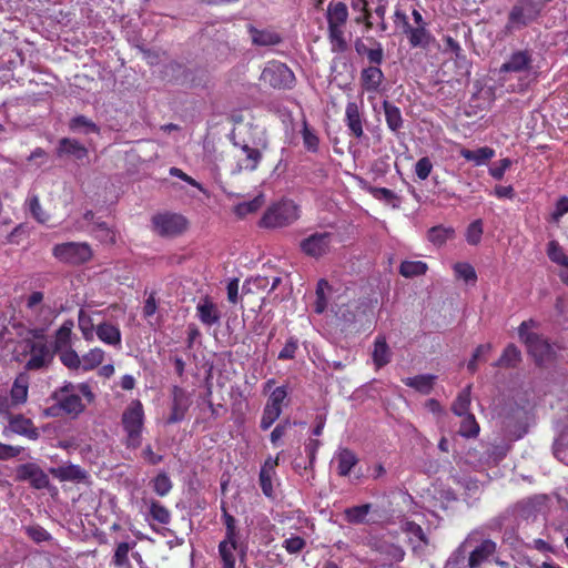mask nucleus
I'll use <instances>...</instances> for the list:
<instances>
[{
	"instance_id": "nucleus-1",
	"label": "nucleus",
	"mask_w": 568,
	"mask_h": 568,
	"mask_svg": "<svg viewBox=\"0 0 568 568\" xmlns=\"http://www.w3.org/2000/svg\"><path fill=\"white\" fill-rule=\"evenodd\" d=\"M538 326L534 320L524 321L518 327L519 339L526 345L528 354L532 357L535 364L545 367L556 358L554 346L547 338L530 328Z\"/></svg>"
},
{
	"instance_id": "nucleus-2",
	"label": "nucleus",
	"mask_w": 568,
	"mask_h": 568,
	"mask_svg": "<svg viewBox=\"0 0 568 568\" xmlns=\"http://www.w3.org/2000/svg\"><path fill=\"white\" fill-rule=\"evenodd\" d=\"M541 12V6L536 0H517L508 13L505 30L511 33L521 30L536 21Z\"/></svg>"
},
{
	"instance_id": "nucleus-3",
	"label": "nucleus",
	"mask_w": 568,
	"mask_h": 568,
	"mask_svg": "<svg viewBox=\"0 0 568 568\" xmlns=\"http://www.w3.org/2000/svg\"><path fill=\"white\" fill-rule=\"evenodd\" d=\"M298 219V207L293 201H282L271 206L263 215L261 225L265 227H284Z\"/></svg>"
},
{
	"instance_id": "nucleus-4",
	"label": "nucleus",
	"mask_w": 568,
	"mask_h": 568,
	"mask_svg": "<svg viewBox=\"0 0 568 568\" xmlns=\"http://www.w3.org/2000/svg\"><path fill=\"white\" fill-rule=\"evenodd\" d=\"M261 81L274 89H291L295 83L293 71L280 61H270L263 69Z\"/></svg>"
},
{
	"instance_id": "nucleus-5",
	"label": "nucleus",
	"mask_w": 568,
	"mask_h": 568,
	"mask_svg": "<svg viewBox=\"0 0 568 568\" xmlns=\"http://www.w3.org/2000/svg\"><path fill=\"white\" fill-rule=\"evenodd\" d=\"M143 416V407L139 400L132 402L122 415V424L128 434L129 447L135 448L141 444Z\"/></svg>"
},
{
	"instance_id": "nucleus-6",
	"label": "nucleus",
	"mask_w": 568,
	"mask_h": 568,
	"mask_svg": "<svg viewBox=\"0 0 568 568\" xmlns=\"http://www.w3.org/2000/svg\"><path fill=\"white\" fill-rule=\"evenodd\" d=\"M75 385L70 382H65L63 386L57 388L51 395L57 407L63 410L67 415L78 416L85 408L81 397L75 393Z\"/></svg>"
},
{
	"instance_id": "nucleus-7",
	"label": "nucleus",
	"mask_w": 568,
	"mask_h": 568,
	"mask_svg": "<svg viewBox=\"0 0 568 568\" xmlns=\"http://www.w3.org/2000/svg\"><path fill=\"white\" fill-rule=\"evenodd\" d=\"M52 254L59 261L74 265L85 263L92 257L91 247L79 242L57 244L52 248Z\"/></svg>"
},
{
	"instance_id": "nucleus-8",
	"label": "nucleus",
	"mask_w": 568,
	"mask_h": 568,
	"mask_svg": "<svg viewBox=\"0 0 568 568\" xmlns=\"http://www.w3.org/2000/svg\"><path fill=\"white\" fill-rule=\"evenodd\" d=\"M153 231L160 236L172 237L182 234L187 226L186 220L176 213H159L152 217Z\"/></svg>"
},
{
	"instance_id": "nucleus-9",
	"label": "nucleus",
	"mask_w": 568,
	"mask_h": 568,
	"mask_svg": "<svg viewBox=\"0 0 568 568\" xmlns=\"http://www.w3.org/2000/svg\"><path fill=\"white\" fill-rule=\"evenodd\" d=\"M287 392L284 386L276 387L267 398L261 417L260 427L267 430L282 414L284 400Z\"/></svg>"
},
{
	"instance_id": "nucleus-10",
	"label": "nucleus",
	"mask_w": 568,
	"mask_h": 568,
	"mask_svg": "<svg viewBox=\"0 0 568 568\" xmlns=\"http://www.w3.org/2000/svg\"><path fill=\"white\" fill-rule=\"evenodd\" d=\"M333 239L331 232H315L301 241L300 248L305 255L318 258L329 252Z\"/></svg>"
},
{
	"instance_id": "nucleus-11",
	"label": "nucleus",
	"mask_w": 568,
	"mask_h": 568,
	"mask_svg": "<svg viewBox=\"0 0 568 568\" xmlns=\"http://www.w3.org/2000/svg\"><path fill=\"white\" fill-rule=\"evenodd\" d=\"M16 434L30 440H37L40 437L39 429L33 422L22 414H8V425L3 429V435Z\"/></svg>"
},
{
	"instance_id": "nucleus-12",
	"label": "nucleus",
	"mask_w": 568,
	"mask_h": 568,
	"mask_svg": "<svg viewBox=\"0 0 568 568\" xmlns=\"http://www.w3.org/2000/svg\"><path fill=\"white\" fill-rule=\"evenodd\" d=\"M16 479L28 481L34 489H44L50 485L49 476L34 463L19 465L16 469Z\"/></svg>"
},
{
	"instance_id": "nucleus-13",
	"label": "nucleus",
	"mask_w": 568,
	"mask_h": 568,
	"mask_svg": "<svg viewBox=\"0 0 568 568\" xmlns=\"http://www.w3.org/2000/svg\"><path fill=\"white\" fill-rule=\"evenodd\" d=\"M30 358L26 364L28 371H38L48 367L53 359V352L44 342L28 341Z\"/></svg>"
},
{
	"instance_id": "nucleus-14",
	"label": "nucleus",
	"mask_w": 568,
	"mask_h": 568,
	"mask_svg": "<svg viewBox=\"0 0 568 568\" xmlns=\"http://www.w3.org/2000/svg\"><path fill=\"white\" fill-rule=\"evenodd\" d=\"M497 551V544L491 539H483L469 554L467 568H479Z\"/></svg>"
},
{
	"instance_id": "nucleus-15",
	"label": "nucleus",
	"mask_w": 568,
	"mask_h": 568,
	"mask_svg": "<svg viewBox=\"0 0 568 568\" xmlns=\"http://www.w3.org/2000/svg\"><path fill=\"white\" fill-rule=\"evenodd\" d=\"M172 412L168 418L171 424L181 422L191 404L189 394L179 386L172 388Z\"/></svg>"
},
{
	"instance_id": "nucleus-16",
	"label": "nucleus",
	"mask_w": 568,
	"mask_h": 568,
	"mask_svg": "<svg viewBox=\"0 0 568 568\" xmlns=\"http://www.w3.org/2000/svg\"><path fill=\"white\" fill-rule=\"evenodd\" d=\"M397 18H400L404 23V33L407 34L412 47H427L432 40V36L425 26L412 27L407 21V17L404 13L396 12Z\"/></svg>"
},
{
	"instance_id": "nucleus-17",
	"label": "nucleus",
	"mask_w": 568,
	"mask_h": 568,
	"mask_svg": "<svg viewBox=\"0 0 568 568\" xmlns=\"http://www.w3.org/2000/svg\"><path fill=\"white\" fill-rule=\"evenodd\" d=\"M88 155V149L75 139L62 138L57 146V156H73L82 160Z\"/></svg>"
},
{
	"instance_id": "nucleus-18",
	"label": "nucleus",
	"mask_w": 568,
	"mask_h": 568,
	"mask_svg": "<svg viewBox=\"0 0 568 568\" xmlns=\"http://www.w3.org/2000/svg\"><path fill=\"white\" fill-rule=\"evenodd\" d=\"M532 62L531 54L527 51L514 52L509 60L501 64L499 71L503 72H523L530 69Z\"/></svg>"
},
{
	"instance_id": "nucleus-19",
	"label": "nucleus",
	"mask_w": 568,
	"mask_h": 568,
	"mask_svg": "<svg viewBox=\"0 0 568 568\" xmlns=\"http://www.w3.org/2000/svg\"><path fill=\"white\" fill-rule=\"evenodd\" d=\"M478 530L471 531L466 539L452 552L444 568H467L466 552L467 546L476 540Z\"/></svg>"
},
{
	"instance_id": "nucleus-20",
	"label": "nucleus",
	"mask_w": 568,
	"mask_h": 568,
	"mask_svg": "<svg viewBox=\"0 0 568 568\" xmlns=\"http://www.w3.org/2000/svg\"><path fill=\"white\" fill-rule=\"evenodd\" d=\"M345 122L351 134L359 139L364 135L363 120L356 102H348L345 109Z\"/></svg>"
},
{
	"instance_id": "nucleus-21",
	"label": "nucleus",
	"mask_w": 568,
	"mask_h": 568,
	"mask_svg": "<svg viewBox=\"0 0 568 568\" xmlns=\"http://www.w3.org/2000/svg\"><path fill=\"white\" fill-rule=\"evenodd\" d=\"M196 311L200 321L204 325L212 326L220 322L221 315L217 306L207 296L197 303Z\"/></svg>"
},
{
	"instance_id": "nucleus-22",
	"label": "nucleus",
	"mask_w": 568,
	"mask_h": 568,
	"mask_svg": "<svg viewBox=\"0 0 568 568\" xmlns=\"http://www.w3.org/2000/svg\"><path fill=\"white\" fill-rule=\"evenodd\" d=\"M60 481H82L87 478V471L78 465H67L49 470Z\"/></svg>"
},
{
	"instance_id": "nucleus-23",
	"label": "nucleus",
	"mask_w": 568,
	"mask_h": 568,
	"mask_svg": "<svg viewBox=\"0 0 568 568\" xmlns=\"http://www.w3.org/2000/svg\"><path fill=\"white\" fill-rule=\"evenodd\" d=\"M384 80V73L378 67H368L361 72V84L367 92H376Z\"/></svg>"
},
{
	"instance_id": "nucleus-24",
	"label": "nucleus",
	"mask_w": 568,
	"mask_h": 568,
	"mask_svg": "<svg viewBox=\"0 0 568 568\" xmlns=\"http://www.w3.org/2000/svg\"><path fill=\"white\" fill-rule=\"evenodd\" d=\"M327 26L344 27L348 19V9L344 2H329L326 11Z\"/></svg>"
},
{
	"instance_id": "nucleus-25",
	"label": "nucleus",
	"mask_w": 568,
	"mask_h": 568,
	"mask_svg": "<svg viewBox=\"0 0 568 568\" xmlns=\"http://www.w3.org/2000/svg\"><path fill=\"white\" fill-rule=\"evenodd\" d=\"M248 32L251 34L252 42L255 45H275L282 41L278 33L268 29L258 30L255 27L250 26Z\"/></svg>"
},
{
	"instance_id": "nucleus-26",
	"label": "nucleus",
	"mask_w": 568,
	"mask_h": 568,
	"mask_svg": "<svg viewBox=\"0 0 568 568\" xmlns=\"http://www.w3.org/2000/svg\"><path fill=\"white\" fill-rule=\"evenodd\" d=\"M239 551L241 558L245 557V548L243 546L230 545L227 542L219 544V556L223 568H235L234 551Z\"/></svg>"
},
{
	"instance_id": "nucleus-27",
	"label": "nucleus",
	"mask_w": 568,
	"mask_h": 568,
	"mask_svg": "<svg viewBox=\"0 0 568 568\" xmlns=\"http://www.w3.org/2000/svg\"><path fill=\"white\" fill-rule=\"evenodd\" d=\"M383 110L388 129L392 132L397 133L404 125L399 108L385 100L383 102Z\"/></svg>"
},
{
	"instance_id": "nucleus-28",
	"label": "nucleus",
	"mask_w": 568,
	"mask_h": 568,
	"mask_svg": "<svg viewBox=\"0 0 568 568\" xmlns=\"http://www.w3.org/2000/svg\"><path fill=\"white\" fill-rule=\"evenodd\" d=\"M436 378L437 377L435 375L425 374V375H417L414 377H407V378L403 379V383L406 386L412 387V388L416 389L417 392L427 395L433 390Z\"/></svg>"
},
{
	"instance_id": "nucleus-29",
	"label": "nucleus",
	"mask_w": 568,
	"mask_h": 568,
	"mask_svg": "<svg viewBox=\"0 0 568 568\" xmlns=\"http://www.w3.org/2000/svg\"><path fill=\"white\" fill-rule=\"evenodd\" d=\"M95 333L103 343L114 346L121 344L120 329L110 323L104 322L99 324L97 326Z\"/></svg>"
},
{
	"instance_id": "nucleus-30",
	"label": "nucleus",
	"mask_w": 568,
	"mask_h": 568,
	"mask_svg": "<svg viewBox=\"0 0 568 568\" xmlns=\"http://www.w3.org/2000/svg\"><path fill=\"white\" fill-rule=\"evenodd\" d=\"M69 129L74 133H100V128L85 115H77L69 121Z\"/></svg>"
},
{
	"instance_id": "nucleus-31",
	"label": "nucleus",
	"mask_w": 568,
	"mask_h": 568,
	"mask_svg": "<svg viewBox=\"0 0 568 568\" xmlns=\"http://www.w3.org/2000/svg\"><path fill=\"white\" fill-rule=\"evenodd\" d=\"M29 377L20 374L13 382L10 390L11 399L14 404H23L28 398Z\"/></svg>"
},
{
	"instance_id": "nucleus-32",
	"label": "nucleus",
	"mask_w": 568,
	"mask_h": 568,
	"mask_svg": "<svg viewBox=\"0 0 568 568\" xmlns=\"http://www.w3.org/2000/svg\"><path fill=\"white\" fill-rule=\"evenodd\" d=\"M336 459L338 463L337 473L343 477L347 476L358 462L356 455L347 448L341 449L336 456Z\"/></svg>"
},
{
	"instance_id": "nucleus-33",
	"label": "nucleus",
	"mask_w": 568,
	"mask_h": 568,
	"mask_svg": "<svg viewBox=\"0 0 568 568\" xmlns=\"http://www.w3.org/2000/svg\"><path fill=\"white\" fill-rule=\"evenodd\" d=\"M521 361V353L518 347L514 344H508L504 349L499 359L495 363L496 366L500 367H516Z\"/></svg>"
},
{
	"instance_id": "nucleus-34",
	"label": "nucleus",
	"mask_w": 568,
	"mask_h": 568,
	"mask_svg": "<svg viewBox=\"0 0 568 568\" xmlns=\"http://www.w3.org/2000/svg\"><path fill=\"white\" fill-rule=\"evenodd\" d=\"M454 237L455 230L453 227H445L443 225L432 227L427 234L429 242L437 246L444 245L447 241L453 240Z\"/></svg>"
},
{
	"instance_id": "nucleus-35",
	"label": "nucleus",
	"mask_w": 568,
	"mask_h": 568,
	"mask_svg": "<svg viewBox=\"0 0 568 568\" xmlns=\"http://www.w3.org/2000/svg\"><path fill=\"white\" fill-rule=\"evenodd\" d=\"M328 39L333 52H345L348 48L344 34V27L328 26Z\"/></svg>"
},
{
	"instance_id": "nucleus-36",
	"label": "nucleus",
	"mask_w": 568,
	"mask_h": 568,
	"mask_svg": "<svg viewBox=\"0 0 568 568\" xmlns=\"http://www.w3.org/2000/svg\"><path fill=\"white\" fill-rule=\"evenodd\" d=\"M495 152L488 146L479 148L477 150L463 149L460 155L467 161H473L477 165L485 163L494 156Z\"/></svg>"
},
{
	"instance_id": "nucleus-37",
	"label": "nucleus",
	"mask_w": 568,
	"mask_h": 568,
	"mask_svg": "<svg viewBox=\"0 0 568 568\" xmlns=\"http://www.w3.org/2000/svg\"><path fill=\"white\" fill-rule=\"evenodd\" d=\"M373 359L377 367H382L389 362L390 352L384 337L376 338L373 351Z\"/></svg>"
},
{
	"instance_id": "nucleus-38",
	"label": "nucleus",
	"mask_w": 568,
	"mask_h": 568,
	"mask_svg": "<svg viewBox=\"0 0 568 568\" xmlns=\"http://www.w3.org/2000/svg\"><path fill=\"white\" fill-rule=\"evenodd\" d=\"M371 509H372L371 504L349 507V508L345 509V511H344L345 518H346L347 523H349V524H355V525L364 524V523H366V516L368 515Z\"/></svg>"
},
{
	"instance_id": "nucleus-39",
	"label": "nucleus",
	"mask_w": 568,
	"mask_h": 568,
	"mask_svg": "<svg viewBox=\"0 0 568 568\" xmlns=\"http://www.w3.org/2000/svg\"><path fill=\"white\" fill-rule=\"evenodd\" d=\"M427 268V264L422 261H404L399 266V273L404 277L410 278L424 275Z\"/></svg>"
},
{
	"instance_id": "nucleus-40",
	"label": "nucleus",
	"mask_w": 568,
	"mask_h": 568,
	"mask_svg": "<svg viewBox=\"0 0 568 568\" xmlns=\"http://www.w3.org/2000/svg\"><path fill=\"white\" fill-rule=\"evenodd\" d=\"M241 150L244 153L245 158L243 160V164L240 168L248 171L256 170L262 159L261 151L258 149L251 148L247 144L242 145Z\"/></svg>"
},
{
	"instance_id": "nucleus-41",
	"label": "nucleus",
	"mask_w": 568,
	"mask_h": 568,
	"mask_svg": "<svg viewBox=\"0 0 568 568\" xmlns=\"http://www.w3.org/2000/svg\"><path fill=\"white\" fill-rule=\"evenodd\" d=\"M470 390H471V385H468L458 394L457 398L453 403L452 410L456 415L464 416V415L469 414L468 409H469V405H470Z\"/></svg>"
},
{
	"instance_id": "nucleus-42",
	"label": "nucleus",
	"mask_w": 568,
	"mask_h": 568,
	"mask_svg": "<svg viewBox=\"0 0 568 568\" xmlns=\"http://www.w3.org/2000/svg\"><path fill=\"white\" fill-rule=\"evenodd\" d=\"M90 231L102 243L115 242V232L103 221L94 222Z\"/></svg>"
},
{
	"instance_id": "nucleus-43",
	"label": "nucleus",
	"mask_w": 568,
	"mask_h": 568,
	"mask_svg": "<svg viewBox=\"0 0 568 568\" xmlns=\"http://www.w3.org/2000/svg\"><path fill=\"white\" fill-rule=\"evenodd\" d=\"M264 195L258 194L252 201L240 203L234 207V212L237 216L243 217L250 213L256 212L264 204Z\"/></svg>"
},
{
	"instance_id": "nucleus-44",
	"label": "nucleus",
	"mask_w": 568,
	"mask_h": 568,
	"mask_svg": "<svg viewBox=\"0 0 568 568\" xmlns=\"http://www.w3.org/2000/svg\"><path fill=\"white\" fill-rule=\"evenodd\" d=\"M331 291V286L326 280H320L316 287L315 312L322 314L327 307L326 293Z\"/></svg>"
},
{
	"instance_id": "nucleus-45",
	"label": "nucleus",
	"mask_w": 568,
	"mask_h": 568,
	"mask_svg": "<svg viewBox=\"0 0 568 568\" xmlns=\"http://www.w3.org/2000/svg\"><path fill=\"white\" fill-rule=\"evenodd\" d=\"M72 326H73L72 322H65L57 331L55 342H54L55 351H61L62 348H64L69 345L70 338H71Z\"/></svg>"
},
{
	"instance_id": "nucleus-46",
	"label": "nucleus",
	"mask_w": 568,
	"mask_h": 568,
	"mask_svg": "<svg viewBox=\"0 0 568 568\" xmlns=\"http://www.w3.org/2000/svg\"><path fill=\"white\" fill-rule=\"evenodd\" d=\"M302 136L305 149L310 152H317L320 139L315 134V132L308 126L306 121L303 122Z\"/></svg>"
},
{
	"instance_id": "nucleus-47",
	"label": "nucleus",
	"mask_w": 568,
	"mask_h": 568,
	"mask_svg": "<svg viewBox=\"0 0 568 568\" xmlns=\"http://www.w3.org/2000/svg\"><path fill=\"white\" fill-rule=\"evenodd\" d=\"M78 322L84 338L88 341L93 339L94 324L91 316L85 311L80 310Z\"/></svg>"
},
{
	"instance_id": "nucleus-48",
	"label": "nucleus",
	"mask_w": 568,
	"mask_h": 568,
	"mask_svg": "<svg viewBox=\"0 0 568 568\" xmlns=\"http://www.w3.org/2000/svg\"><path fill=\"white\" fill-rule=\"evenodd\" d=\"M547 254L552 262L560 264L561 266L568 264V256L556 241H550L548 243Z\"/></svg>"
},
{
	"instance_id": "nucleus-49",
	"label": "nucleus",
	"mask_w": 568,
	"mask_h": 568,
	"mask_svg": "<svg viewBox=\"0 0 568 568\" xmlns=\"http://www.w3.org/2000/svg\"><path fill=\"white\" fill-rule=\"evenodd\" d=\"M104 352L101 348H94L88 352L82 358V367L84 371H90L102 363Z\"/></svg>"
},
{
	"instance_id": "nucleus-50",
	"label": "nucleus",
	"mask_w": 568,
	"mask_h": 568,
	"mask_svg": "<svg viewBox=\"0 0 568 568\" xmlns=\"http://www.w3.org/2000/svg\"><path fill=\"white\" fill-rule=\"evenodd\" d=\"M465 418L462 422L459 434L464 437H474L479 433V426L471 414L464 415Z\"/></svg>"
},
{
	"instance_id": "nucleus-51",
	"label": "nucleus",
	"mask_w": 568,
	"mask_h": 568,
	"mask_svg": "<svg viewBox=\"0 0 568 568\" xmlns=\"http://www.w3.org/2000/svg\"><path fill=\"white\" fill-rule=\"evenodd\" d=\"M150 514L154 520L160 524L166 525L170 523V511L159 501H152L150 505Z\"/></svg>"
},
{
	"instance_id": "nucleus-52",
	"label": "nucleus",
	"mask_w": 568,
	"mask_h": 568,
	"mask_svg": "<svg viewBox=\"0 0 568 568\" xmlns=\"http://www.w3.org/2000/svg\"><path fill=\"white\" fill-rule=\"evenodd\" d=\"M454 271L457 277L463 278L465 282H476L477 275L475 268L468 263H456Z\"/></svg>"
},
{
	"instance_id": "nucleus-53",
	"label": "nucleus",
	"mask_w": 568,
	"mask_h": 568,
	"mask_svg": "<svg viewBox=\"0 0 568 568\" xmlns=\"http://www.w3.org/2000/svg\"><path fill=\"white\" fill-rule=\"evenodd\" d=\"M131 549V545L128 542H120L114 551L113 564L116 567H123L129 564L128 554Z\"/></svg>"
},
{
	"instance_id": "nucleus-54",
	"label": "nucleus",
	"mask_w": 568,
	"mask_h": 568,
	"mask_svg": "<svg viewBox=\"0 0 568 568\" xmlns=\"http://www.w3.org/2000/svg\"><path fill=\"white\" fill-rule=\"evenodd\" d=\"M29 210L32 216L40 223H44L49 220V215L42 210L40 205L39 197L37 195H32L29 200Z\"/></svg>"
},
{
	"instance_id": "nucleus-55",
	"label": "nucleus",
	"mask_w": 568,
	"mask_h": 568,
	"mask_svg": "<svg viewBox=\"0 0 568 568\" xmlns=\"http://www.w3.org/2000/svg\"><path fill=\"white\" fill-rule=\"evenodd\" d=\"M153 488L159 496H165L172 488V481L166 474H159L154 479Z\"/></svg>"
},
{
	"instance_id": "nucleus-56",
	"label": "nucleus",
	"mask_w": 568,
	"mask_h": 568,
	"mask_svg": "<svg viewBox=\"0 0 568 568\" xmlns=\"http://www.w3.org/2000/svg\"><path fill=\"white\" fill-rule=\"evenodd\" d=\"M483 234V223L481 220H476L469 224L466 233L467 242L471 245H476L479 243Z\"/></svg>"
},
{
	"instance_id": "nucleus-57",
	"label": "nucleus",
	"mask_w": 568,
	"mask_h": 568,
	"mask_svg": "<svg viewBox=\"0 0 568 568\" xmlns=\"http://www.w3.org/2000/svg\"><path fill=\"white\" fill-rule=\"evenodd\" d=\"M60 359L68 368L77 369L81 365V359L75 351L65 349L61 352Z\"/></svg>"
},
{
	"instance_id": "nucleus-58",
	"label": "nucleus",
	"mask_w": 568,
	"mask_h": 568,
	"mask_svg": "<svg viewBox=\"0 0 568 568\" xmlns=\"http://www.w3.org/2000/svg\"><path fill=\"white\" fill-rule=\"evenodd\" d=\"M433 170V163L429 158L424 156L415 164V173L418 179L426 180Z\"/></svg>"
},
{
	"instance_id": "nucleus-59",
	"label": "nucleus",
	"mask_w": 568,
	"mask_h": 568,
	"mask_svg": "<svg viewBox=\"0 0 568 568\" xmlns=\"http://www.w3.org/2000/svg\"><path fill=\"white\" fill-rule=\"evenodd\" d=\"M274 474H270L266 470H260V486L262 488L263 494L266 497L274 496V489L272 484V478Z\"/></svg>"
},
{
	"instance_id": "nucleus-60",
	"label": "nucleus",
	"mask_w": 568,
	"mask_h": 568,
	"mask_svg": "<svg viewBox=\"0 0 568 568\" xmlns=\"http://www.w3.org/2000/svg\"><path fill=\"white\" fill-rule=\"evenodd\" d=\"M305 545L306 542L302 537L293 536L284 540L283 547L290 554H297L305 547Z\"/></svg>"
},
{
	"instance_id": "nucleus-61",
	"label": "nucleus",
	"mask_w": 568,
	"mask_h": 568,
	"mask_svg": "<svg viewBox=\"0 0 568 568\" xmlns=\"http://www.w3.org/2000/svg\"><path fill=\"white\" fill-rule=\"evenodd\" d=\"M369 192L375 199L384 200L388 203L398 200L397 195L392 190L386 187H371Z\"/></svg>"
},
{
	"instance_id": "nucleus-62",
	"label": "nucleus",
	"mask_w": 568,
	"mask_h": 568,
	"mask_svg": "<svg viewBox=\"0 0 568 568\" xmlns=\"http://www.w3.org/2000/svg\"><path fill=\"white\" fill-rule=\"evenodd\" d=\"M297 339L291 337L278 353V359H293L297 351Z\"/></svg>"
},
{
	"instance_id": "nucleus-63",
	"label": "nucleus",
	"mask_w": 568,
	"mask_h": 568,
	"mask_svg": "<svg viewBox=\"0 0 568 568\" xmlns=\"http://www.w3.org/2000/svg\"><path fill=\"white\" fill-rule=\"evenodd\" d=\"M23 450L20 446H12L0 443V460H8L14 458Z\"/></svg>"
},
{
	"instance_id": "nucleus-64",
	"label": "nucleus",
	"mask_w": 568,
	"mask_h": 568,
	"mask_svg": "<svg viewBox=\"0 0 568 568\" xmlns=\"http://www.w3.org/2000/svg\"><path fill=\"white\" fill-rule=\"evenodd\" d=\"M27 534L36 542H42L50 539V534L40 526L28 527Z\"/></svg>"
}]
</instances>
